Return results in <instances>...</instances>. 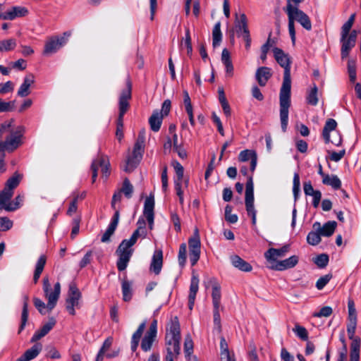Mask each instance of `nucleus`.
<instances>
[{
  "mask_svg": "<svg viewBox=\"0 0 361 361\" xmlns=\"http://www.w3.org/2000/svg\"><path fill=\"white\" fill-rule=\"evenodd\" d=\"M322 183L324 185H330L334 189H339L341 186V181L336 175L329 176V174L324 176L322 179Z\"/></svg>",
  "mask_w": 361,
  "mask_h": 361,
  "instance_id": "41",
  "label": "nucleus"
},
{
  "mask_svg": "<svg viewBox=\"0 0 361 361\" xmlns=\"http://www.w3.org/2000/svg\"><path fill=\"white\" fill-rule=\"evenodd\" d=\"M336 226L337 224L334 221H329L322 226L319 222L316 221L313 224L312 228L314 230L318 231L322 236L329 237L334 233Z\"/></svg>",
  "mask_w": 361,
  "mask_h": 361,
  "instance_id": "18",
  "label": "nucleus"
},
{
  "mask_svg": "<svg viewBox=\"0 0 361 361\" xmlns=\"http://www.w3.org/2000/svg\"><path fill=\"white\" fill-rule=\"evenodd\" d=\"M288 18V32L292 42H295V21L299 23L305 30L310 31L312 30V23L309 16L300 10L296 5L291 4H287L285 9Z\"/></svg>",
  "mask_w": 361,
  "mask_h": 361,
  "instance_id": "3",
  "label": "nucleus"
},
{
  "mask_svg": "<svg viewBox=\"0 0 361 361\" xmlns=\"http://www.w3.org/2000/svg\"><path fill=\"white\" fill-rule=\"evenodd\" d=\"M121 192H123L127 198H130L132 197L133 186L128 178L124 179Z\"/></svg>",
  "mask_w": 361,
  "mask_h": 361,
  "instance_id": "49",
  "label": "nucleus"
},
{
  "mask_svg": "<svg viewBox=\"0 0 361 361\" xmlns=\"http://www.w3.org/2000/svg\"><path fill=\"white\" fill-rule=\"evenodd\" d=\"M24 200V195H18L14 200V202L8 203V206L6 207V211H14L17 209L23 203Z\"/></svg>",
  "mask_w": 361,
  "mask_h": 361,
  "instance_id": "52",
  "label": "nucleus"
},
{
  "mask_svg": "<svg viewBox=\"0 0 361 361\" xmlns=\"http://www.w3.org/2000/svg\"><path fill=\"white\" fill-rule=\"evenodd\" d=\"M172 165L174 168L177 178L183 179L184 174V169L183 166L177 161H173Z\"/></svg>",
  "mask_w": 361,
  "mask_h": 361,
  "instance_id": "64",
  "label": "nucleus"
},
{
  "mask_svg": "<svg viewBox=\"0 0 361 361\" xmlns=\"http://www.w3.org/2000/svg\"><path fill=\"white\" fill-rule=\"evenodd\" d=\"M245 203L247 214L252 217V224L255 225L257 211L254 206V184L252 176H249L246 183Z\"/></svg>",
  "mask_w": 361,
  "mask_h": 361,
  "instance_id": "6",
  "label": "nucleus"
},
{
  "mask_svg": "<svg viewBox=\"0 0 361 361\" xmlns=\"http://www.w3.org/2000/svg\"><path fill=\"white\" fill-rule=\"evenodd\" d=\"M331 278H332V275L330 274H326V275L320 277L316 283L317 288L318 290L323 289L324 287L329 282V281L331 279Z\"/></svg>",
  "mask_w": 361,
  "mask_h": 361,
  "instance_id": "55",
  "label": "nucleus"
},
{
  "mask_svg": "<svg viewBox=\"0 0 361 361\" xmlns=\"http://www.w3.org/2000/svg\"><path fill=\"white\" fill-rule=\"evenodd\" d=\"M42 350V345L37 343L32 348L27 350L24 354L18 357L16 361H30L35 358Z\"/></svg>",
  "mask_w": 361,
  "mask_h": 361,
  "instance_id": "24",
  "label": "nucleus"
},
{
  "mask_svg": "<svg viewBox=\"0 0 361 361\" xmlns=\"http://www.w3.org/2000/svg\"><path fill=\"white\" fill-rule=\"evenodd\" d=\"M28 13V9L25 6H13L6 12L0 13V19L12 20L16 18L25 17Z\"/></svg>",
  "mask_w": 361,
  "mask_h": 361,
  "instance_id": "14",
  "label": "nucleus"
},
{
  "mask_svg": "<svg viewBox=\"0 0 361 361\" xmlns=\"http://www.w3.org/2000/svg\"><path fill=\"white\" fill-rule=\"evenodd\" d=\"M356 38L357 33L355 31L351 32V33L348 36H341V42L342 44V47L341 54L342 59L346 58L351 49L355 47Z\"/></svg>",
  "mask_w": 361,
  "mask_h": 361,
  "instance_id": "12",
  "label": "nucleus"
},
{
  "mask_svg": "<svg viewBox=\"0 0 361 361\" xmlns=\"http://www.w3.org/2000/svg\"><path fill=\"white\" fill-rule=\"evenodd\" d=\"M221 61L225 66L226 75L232 77L233 75V66L231 59L230 52L227 49H224L221 53Z\"/></svg>",
  "mask_w": 361,
  "mask_h": 361,
  "instance_id": "28",
  "label": "nucleus"
},
{
  "mask_svg": "<svg viewBox=\"0 0 361 361\" xmlns=\"http://www.w3.org/2000/svg\"><path fill=\"white\" fill-rule=\"evenodd\" d=\"M13 226V221L7 217H0V231H6Z\"/></svg>",
  "mask_w": 361,
  "mask_h": 361,
  "instance_id": "59",
  "label": "nucleus"
},
{
  "mask_svg": "<svg viewBox=\"0 0 361 361\" xmlns=\"http://www.w3.org/2000/svg\"><path fill=\"white\" fill-rule=\"evenodd\" d=\"M232 207L229 205L226 206L225 207V219L226 220L231 223L235 224L238 221V217L236 214H231Z\"/></svg>",
  "mask_w": 361,
  "mask_h": 361,
  "instance_id": "53",
  "label": "nucleus"
},
{
  "mask_svg": "<svg viewBox=\"0 0 361 361\" xmlns=\"http://www.w3.org/2000/svg\"><path fill=\"white\" fill-rule=\"evenodd\" d=\"M122 293L123 299L126 302H128L132 298V283L131 282L124 279L122 281Z\"/></svg>",
  "mask_w": 361,
  "mask_h": 361,
  "instance_id": "42",
  "label": "nucleus"
},
{
  "mask_svg": "<svg viewBox=\"0 0 361 361\" xmlns=\"http://www.w3.org/2000/svg\"><path fill=\"white\" fill-rule=\"evenodd\" d=\"M251 160L250 162V170L253 172L257 166V154L255 151L250 149H245L240 152L238 155V160L241 162H245Z\"/></svg>",
  "mask_w": 361,
  "mask_h": 361,
  "instance_id": "19",
  "label": "nucleus"
},
{
  "mask_svg": "<svg viewBox=\"0 0 361 361\" xmlns=\"http://www.w3.org/2000/svg\"><path fill=\"white\" fill-rule=\"evenodd\" d=\"M145 326H146V322H143L142 323H141L139 325L137 329L133 334V335L132 336V340H131V349L133 351H135L137 350L140 338H141L142 333L145 329Z\"/></svg>",
  "mask_w": 361,
  "mask_h": 361,
  "instance_id": "33",
  "label": "nucleus"
},
{
  "mask_svg": "<svg viewBox=\"0 0 361 361\" xmlns=\"http://www.w3.org/2000/svg\"><path fill=\"white\" fill-rule=\"evenodd\" d=\"M322 235L318 231H315L313 229V231H310L307 236V242L311 245H318L321 240Z\"/></svg>",
  "mask_w": 361,
  "mask_h": 361,
  "instance_id": "47",
  "label": "nucleus"
},
{
  "mask_svg": "<svg viewBox=\"0 0 361 361\" xmlns=\"http://www.w3.org/2000/svg\"><path fill=\"white\" fill-rule=\"evenodd\" d=\"M186 245L183 243L180 245L178 251V263L181 267H183L186 262Z\"/></svg>",
  "mask_w": 361,
  "mask_h": 361,
  "instance_id": "54",
  "label": "nucleus"
},
{
  "mask_svg": "<svg viewBox=\"0 0 361 361\" xmlns=\"http://www.w3.org/2000/svg\"><path fill=\"white\" fill-rule=\"evenodd\" d=\"M81 298V293L75 283L69 284L68 297L66 300V309L71 315L75 314V307H79V301Z\"/></svg>",
  "mask_w": 361,
  "mask_h": 361,
  "instance_id": "7",
  "label": "nucleus"
},
{
  "mask_svg": "<svg viewBox=\"0 0 361 361\" xmlns=\"http://www.w3.org/2000/svg\"><path fill=\"white\" fill-rule=\"evenodd\" d=\"M180 327L178 318L172 317L166 327L165 345L166 355L165 361H174L180 354Z\"/></svg>",
  "mask_w": 361,
  "mask_h": 361,
  "instance_id": "2",
  "label": "nucleus"
},
{
  "mask_svg": "<svg viewBox=\"0 0 361 361\" xmlns=\"http://www.w3.org/2000/svg\"><path fill=\"white\" fill-rule=\"evenodd\" d=\"M67 38L65 37H51L49 38L44 44L43 55L50 56L55 54L60 48L66 44Z\"/></svg>",
  "mask_w": 361,
  "mask_h": 361,
  "instance_id": "10",
  "label": "nucleus"
},
{
  "mask_svg": "<svg viewBox=\"0 0 361 361\" xmlns=\"http://www.w3.org/2000/svg\"><path fill=\"white\" fill-rule=\"evenodd\" d=\"M293 332L297 335L298 337H299L300 339L303 341H307L308 338V333L307 329L299 325L295 324V327L293 329Z\"/></svg>",
  "mask_w": 361,
  "mask_h": 361,
  "instance_id": "51",
  "label": "nucleus"
},
{
  "mask_svg": "<svg viewBox=\"0 0 361 361\" xmlns=\"http://www.w3.org/2000/svg\"><path fill=\"white\" fill-rule=\"evenodd\" d=\"M212 38H213V46L216 47L219 45V43L221 41L222 35L221 32V23L217 22L213 28L212 31Z\"/></svg>",
  "mask_w": 361,
  "mask_h": 361,
  "instance_id": "46",
  "label": "nucleus"
},
{
  "mask_svg": "<svg viewBox=\"0 0 361 361\" xmlns=\"http://www.w3.org/2000/svg\"><path fill=\"white\" fill-rule=\"evenodd\" d=\"M163 264V254L161 250H155L152 256L150 271L155 274H159L161 272Z\"/></svg>",
  "mask_w": 361,
  "mask_h": 361,
  "instance_id": "23",
  "label": "nucleus"
},
{
  "mask_svg": "<svg viewBox=\"0 0 361 361\" xmlns=\"http://www.w3.org/2000/svg\"><path fill=\"white\" fill-rule=\"evenodd\" d=\"M350 345V361H359L360 360V341L354 337Z\"/></svg>",
  "mask_w": 361,
  "mask_h": 361,
  "instance_id": "37",
  "label": "nucleus"
},
{
  "mask_svg": "<svg viewBox=\"0 0 361 361\" xmlns=\"http://www.w3.org/2000/svg\"><path fill=\"white\" fill-rule=\"evenodd\" d=\"M28 301L29 297L27 295H23V306L21 314V324L19 328L18 333H20L25 328L28 319Z\"/></svg>",
  "mask_w": 361,
  "mask_h": 361,
  "instance_id": "34",
  "label": "nucleus"
},
{
  "mask_svg": "<svg viewBox=\"0 0 361 361\" xmlns=\"http://www.w3.org/2000/svg\"><path fill=\"white\" fill-rule=\"evenodd\" d=\"M340 341L343 343V348L339 351L338 357L337 361H347L348 358V348L345 337L343 335L341 336Z\"/></svg>",
  "mask_w": 361,
  "mask_h": 361,
  "instance_id": "50",
  "label": "nucleus"
},
{
  "mask_svg": "<svg viewBox=\"0 0 361 361\" xmlns=\"http://www.w3.org/2000/svg\"><path fill=\"white\" fill-rule=\"evenodd\" d=\"M348 324H347V332L350 339H352L355 335V329L357 326V312L355 307L354 301L352 299H349L348 301Z\"/></svg>",
  "mask_w": 361,
  "mask_h": 361,
  "instance_id": "11",
  "label": "nucleus"
},
{
  "mask_svg": "<svg viewBox=\"0 0 361 361\" xmlns=\"http://www.w3.org/2000/svg\"><path fill=\"white\" fill-rule=\"evenodd\" d=\"M23 132V128L21 126H18L14 131H11L3 142V148L8 151H13L18 148L22 144Z\"/></svg>",
  "mask_w": 361,
  "mask_h": 361,
  "instance_id": "8",
  "label": "nucleus"
},
{
  "mask_svg": "<svg viewBox=\"0 0 361 361\" xmlns=\"http://www.w3.org/2000/svg\"><path fill=\"white\" fill-rule=\"evenodd\" d=\"M193 350V342L190 336L188 335L185 338L184 341V351L187 356H189L192 353Z\"/></svg>",
  "mask_w": 361,
  "mask_h": 361,
  "instance_id": "60",
  "label": "nucleus"
},
{
  "mask_svg": "<svg viewBox=\"0 0 361 361\" xmlns=\"http://www.w3.org/2000/svg\"><path fill=\"white\" fill-rule=\"evenodd\" d=\"M16 45V40L13 38L0 40V52L13 50Z\"/></svg>",
  "mask_w": 361,
  "mask_h": 361,
  "instance_id": "43",
  "label": "nucleus"
},
{
  "mask_svg": "<svg viewBox=\"0 0 361 361\" xmlns=\"http://www.w3.org/2000/svg\"><path fill=\"white\" fill-rule=\"evenodd\" d=\"M333 312V310L331 307L325 306L323 307L319 312L313 314V316L315 317H328Z\"/></svg>",
  "mask_w": 361,
  "mask_h": 361,
  "instance_id": "63",
  "label": "nucleus"
},
{
  "mask_svg": "<svg viewBox=\"0 0 361 361\" xmlns=\"http://www.w3.org/2000/svg\"><path fill=\"white\" fill-rule=\"evenodd\" d=\"M145 141V130H142L139 133L137 140L134 145L132 155L128 156L126 160V164L123 167V170L126 172H132L139 164L144 153Z\"/></svg>",
  "mask_w": 361,
  "mask_h": 361,
  "instance_id": "4",
  "label": "nucleus"
},
{
  "mask_svg": "<svg viewBox=\"0 0 361 361\" xmlns=\"http://www.w3.org/2000/svg\"><path fill=\"white\" fill-rule=\"evenodd\" d=\"M293 192L295 197V199L296 200L298 198L300 188V176L299 174L295 173L293 176Z\"/></svg>",
  "mask_w": 361,
  "mask_h": 361,
  "instance_id": "56",
  "label": "nucleus"
},
{
  "mask_svg": "<svg viewBox=\"0 0 361 361\" xmlns=\"http://www.w3.org/2000/svg\"><path fill=\"white\" fill-rule=\"evenodd\" d=\"M271 76L272 73L271 68L266 66L259 68L255 74L256 80L261 87L265 86Z\"/></svg>",
  "mask_w": 361,
  "mask_h": 361,
  "instance_id": "22",
  "label": "nucleus"
},
{
  "mask_svg": "<svg viewBox=\"0 0 361 361\" xmlns=\"http://www.w3.org/2000/svg\"><path fill=\"white\" fill-rule=\"evenodd\" d=\"M348 71L349 74L350 80L354 82L356 79V66L355 62L354 61H348Z\"/></svg>",
  "mask_w": 361,
  "mask_h": 361,
  "instance_id": "57",
  "label": "nucleus"
},
{
  "mask_svg": "<svg viewBox=\"0 0 361 361\" xmlns=\"http://www.w3.org/2000/svg\"><path fill=\"white\" fill-rule=\"evenodd\" d=\"M231 261L233 266L242 271L249 272L252 271V266L238 255L231 256Z\"/></svg>",
  "mask_w": 361,
  "mask_h": 361,
  "instance_id": "29",
  "label": "nucleus"
},
{
  "mask_svg": "<svg viewBox=\"0 0 361 361\" xmlns=\"http://www.w3.org/2000/svg\"><path fill=\"white\" fill-rule=\"evenodd\" d=\"M220 348H221V355L226 358L231 357L232 355L230 354L228 350V344L224 338H221L220 341Z\"/></svg>",
  "mask_w": 361,
  "mask_h": 361,
  "instance_id": "62",
  "label": "nucleus"
},
{
  "mask_svg": "<svg viewBox=\"0 0 361 361\" xmlns=\"http://www.w3.org/2000/svg\"><path fill=\"white\" fill-rule=\"evenodd\" d=\"M56 321L51 318L47 324H44L39 330L36 331L32 336L30 341L35 343L45 336L54 326Z\"/></svg>",
  "mask_w": 361,
  "mask_h": 361,
  "instance_id": "21",
  "label": "nucleus"
},
{
  "mask_svg": "<svg viewBox=\"0 0 361 361\" xmlns=\"http://www.w3.org/2000/svg\"><path fill=\"white\" fill-rule=\"evenodd\" d=\"M328 262L329 256L326 254H321L318 255L314 259V263L320 268L325 267Z\"/></svg>",
  "mask_w": 361,
  "mask_h": 361,
  "instance_id": "58",
  "label": "nucleus"
},
{
  "mask_svg": "<svg viewBox=\"0 0 361 361\" xmlns=\"http://www.w3.org/2000/svg\"><path fill=\"white\" fill-rule=\"evenodd\" d=\"M336 126L337 123L334 119L329 118L326 120L322 132V135L326 143H329L330 142V133L335 132Z\"/></svg>",
  "mask_w": 361,
  "mask_h": 361,
  "instance_id": "31",
  "label": "nucleus"
},
{
  "mask_svg": "<svg viewBox=\"0 0 361 361\" xmlns=\"http://www.w3.org/2000/svg\"><path fill=\"white\" fill-rule=\"evenodd\" d=\"M119 212L116 210L111 219V221L106 230L105 233L103 234L101 238V241L102 243H107L110 240L111 236L114 234L115 232L116 227L118 226V221H119Z\"/></svg>",
  "mask_w": 361,
  "mask_h": 361,
  "instance_id": "20",
  "label": "nucleus"
},
{
  "mask_svg": "<svg viewBox=\"0 0 361 361\" xmlns=\"http://www.w3.org/2000/svg\"><path fill=\"white\" fill-rule=\"evenodd\" d=\"M157 336L148 332H146L141 341V348L143 351L147 352L152 348V344L155 341Z\"/></svg>",
  "mask_w": 361,
  "mask_h": 361,
  "instance_id": "38",
  "label": "nucleus"
},
{
  "mask_svg": "<svg viewBox=\"0 0 361 361\" xmlns=\"http://www.w3.org/2000/svg\"><path fill=\"white\" fill-rule=\"evenodd\" d=\"M235 27L238 33L241 32L242 36L250 33L247 27V19L244 13L235 15Z\"/></svg>",
  "mask_w": 361,
  "mask_h": 361,
  "instance_id": "26",
  "label": "nucleus"
},
{
  "mask_svg": "<svg viewBox=\"0 0 361 361\" xmlns=\"http://www.w3.org/2000/svg\"><path fill=\"white\" fill-rule=\"evenodd\" d=\"M22 179V176L19 173H15L12 177L8 179L4 189L13 191L20 183Z\"/></svg>",
  "mask_w": 361,
  "mask_h": 361,
  "instance_id": "45",
  "label": "nucleus"
},
{
  "mask_svg": "<svg viewBox=\"0 0 361 361\" xmlns=\"http://www.w3.org/2000/svg\"><path fill=\"white\" fill-rule=\"evenodd\" d=\"M277 63L284 68L283 80L280 90V120L281 128L286 132L288 122V109L290 106V59L282 49L275 47L273 49Z\"/></svg>",
  "mask_w": 361,
  "mask_h": 361,
  "instance_id": "1",
  "label": "nucleus"
},
{
  "mask_svg": "<svg viewBox=\"0 0 361 361\" xmlns=\"http://www.w3.org/2000/svg\"><path fill=\"white\" fill-rule=\"evenodd\" d=\"M35 82V77L32 74L27 75L23 80V82L18 90V95L24 97L30 94V87Z\"/></svg>",
  "mask_w": 361,
  "mask_h": 361,
  "instance_id": "27",
  "label": "nucleus"
},
{
  "mask_svg": "<svg viewBox=\"0 0 361 361\" xmlns=\"http://www.w3.org/2000/svg\"><path fill=\"white\" fill-rule=\"evenodd\" d=\"M137 228L133 232L131 238L136 243L138 238H145L147 235V230L145 227V221L142 218H140L137 222Z\"/></svg>",
  "mask_w": 361,
  "mask_h": 361,
  "instance_id": "32",
  "label": "nucleus"
},
{
  "mask_svg": "<svg viewBox=\"0 0 361 361\" xmlns=\"http://www.w3.org/2000/svg\"><path fill=\"white\" fill-rule=\"evenodd\" d=\"M198 288L199 279L197 276H192L190 281V292L188 295V307L190 310L193 308Z\"/></svg>",
  "mask_w": 361,
  "mask_h": 361,
  "instance_id": "25",
  "label": "nucleus"
},
{
  "mask_svg": "<svg viewBox=\"0 0 361 361\" xmlns=\"http://www.w3.org/2000/svg\"><path fill=\"white\" fill-rule=\"evenodd\" d=\"M46 261H47V258H46V256L44 255H41L39 257V258L38 259V260L36 263L35 270L34 276H33V281H34L35 283H37V281L40 277V275H41L42 272L43 271L44 267L46 264Z\"/></svg>",
  "mask_w": 361,
  "mask_h": 361,
  "instance_id": "36",
  "label": "nucleus"
},
{
  "mask_svg": "<svg viewBox=\"0 0 361 361\" xmlns=\"http://www.w3.org/2000/svg\"><path fill=\"white\" fill-rule=\"evenodd\" d=\"M136 243L130 238L127 240H122L118 247L116 254L118 256L117 261V268L119 271H123L126 269L130 259L133 253V249L132 247Z\"/></svg>",
  "mask_w": 361,
  "mask_h": 361,
  "instance_id": "5",
  "label": "nucleus"
},
{
  "mask_svg": "<svg viewBox=\"0 0 361 361\" xmlns=\"http://www.w3.org/2000/svg\"><path fill=\"white\" fill-rule=\"evenodd\" d=\"M154 196L150 195V196L147 197L145 201L144 216H149V219H152V216H154Z\"/></svg>",
  "mask_w": 361,
  "mask_h": 361,
  "instance_id": "40",
  "label": "nucleus"
},
{
  "mask_svg": "<svg viewBox=\"0 0 361 361\" xmlns=\"http://www.w3.org/2000/svg\"><path fill=\"white\" fill-rule=\"evenodd\" d=\"M317 92H318V88L316 86V85H314V86L311 88V90L309 92L307 97V101L309 104H311L312 106H316L317 104V103H318Z\"/></svg>",
  "mask_w": 361,
  "mask_h": 361,
  "instance_id": "48",
  "label": "nucleus"
},
{
  "mask_svg": "<svg viewBox=\"0 0 361 361\" xmlns=\"http://www.w3.org/2000/svg\"><path fill=\"white\" fill-rule=\"evenodd\" d=\"M33 302L35 307L37 309L40 314H46V310H47V305H46V304L42 300L37 298H33Z\"/></svg>",
  "mask_w": 361,
  "mask_h": 361,
  "instance_id": "61",
  "label": "nucleus"
},
{
  "mask_svg": "<svg viewBox=\"0 0 361 361\" xmlns=\"http://www.w3.org/2000/svg\"><path fill=\"white\" fill-rule=\"evenodd\" d=\"M97 164V167L101 166L103 176L106 178L110 174V163L108 158L102 155L97 160H95Z\"/></svg>",
  "mask_w": 361,
  "mask_h": 361,
  "instance_id": "39",
  "label": "nucleus"
},
{
  "mask_svg": "<svg viewBox=\"0 0 361 361\" xmlns=\"http://www.w3.org/2000/svg\"><path fill=\"white\" fill-rule=\"evenodd\" d=\"M290 246L286 245L279 249L269 248L265 253L264 257L269 263V265H273L275 262H278L279 257H283L289 251Z\"/></svg>",
  "mask_w": 361,
  "mask_h": 361,
  "instance_id": "15",
  "label": "nucleus"
},
{
  "mask_svg": "<svg viewBox=\"0 0 361 361\" xmlns=\"http://www.w3.org/2000/svg\"><path fill=\"white\" fill-rule=\"evenodd\" d=\"M163 114L159 113V111L156 110L153 112L152 116L149 118V123L152 130L157 132L161 128V125L163 120Z\"/></svg>",
  "mask_w": 361,
  "mask_h": 361,
  "instance_id": "30",
  "label": "nucleus"
},
{
  "mask_svg": "<svg viewBox=\"0 0 361 361\" xmlns=\"http://www.w3.org/2000/svg\"><path fill=\"white\" fill-rule=\"evenodd\" d=\"M13 191L8 190L7 189H4L1 192H0V211L2 209H6V207L8 206L9 201L13 196Z\"/></svg>",
  "mask_w": 361,
  "mask_h": 361,
  "instance_id": "44",
  "label": "nucleus"
},
{
  "mask_svg": "<svg viewBox=\"0 0 361 361\" xmlns=\"http://www.w3.org/2000/svg\"><path fill=\"white\" fill-rule=\"evenodd\" d=\"M44 293V297L47 299V310L49 312L51 311L54 307L56 306L57 301L59 298L61 293V285L59 282H57L54 285V290H47V292Z\"/></svg>",
  "mask_w": 361,
  "mask_h": 361,
  "instance_id": "16",
  "label": "nucleus"
},
{
  "mask_svg": "<svg viewBox=\"0 0 361 361\" xmlns=\"http://www.w3.org/2000/svg\"><path fill=\"white\" fill-rule=\"evenodd\" d=\"M298 263V257L293 255L288 259L275 262L273 265H269L271 269L276 271H284L294 267Z\"/></svg>",
  "mask_w": 361,
  "mask_h": 361,
  "instance_id": "17",
  "label": "nucleus"
},
{
  "mask_svg": "<svg viewBox=\"0 0 361 361\" xmlns=\"http://www.w3.org/2000/svg\"><path fill=\"white\" fill-rule=\"evenodd\" d=\"M131 82L127 81V87L123 90L119 98V116H123L128 111L129 103L128 101L131 98Z\"/></svg>",
  "mask_w": 361,
  "mask_h": 361,
  "instance_id": "13",
  "label": "nucleus"
},
{
  "mask_svg": "<svg viewBox=\"0 0 361 361\" xmlns=\"http://www.w3.org/2000/svg\"><path fill=\"white\" fill-rule=\"evenodd\" d=\"M212 302L214 307H220L221 303V286L220 284L214 281L212 284Z\"/></svg>",
  "mask_w": 361,
  "mask_h": 361,
  "instance_id": "35",
  "label": "nucleus"
},
{
  "mask_svg": "<svg viewBox=\"0 0 361 361\" xmlns=\"http://www.w3.org/2000/svg\"><path fill=\"white\" fill-rule=\"evenodd\" d=\"M189 250H190V260L191 265L194 266L197 264L200 256V239L199 231L195 228L194 235L188 240Z\"/></svg>",
  "mask_w": 361,
  "mask_h": 361,
  "instance_id": "9",
  "label": "nucleus"
}]
</instances>
